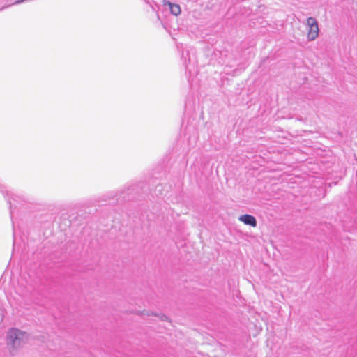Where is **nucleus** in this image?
Instances as JSON below:
<instances>
[{"label":"nucleus","mask_w":357,"mask_h":357,"mask_svg":"<svg viewBox=\"0 0 357 357\" xmlns=\"http://www.w3.org/2000/svg\"><path fill=\"white\" fill-rule=\"evenodd\" d=\"M28 340V334L17 328H10L7 333L6 343L10 352L14 354Z\"/></svg>","instance_id":"f257e3e1"},{"label":"nucleus","mask_w":357,"mask_h":357,"mask_svg":"<svg viewBox=\"0 0 357 357\" xmlns=\"http://www.w3.org/2000/svg\"><path fill=\"white\" fill-rule=\"evenodd\" d=\"M307 25L308 26L307 38L309 40H315L319 35V26L317 20L314 17H310L307 19Z\"/></svg>","instance_id":"f03ea898"},{"label":"nucleus","mask_w":357,"mask_h":357,"mask_svg":"<svg viewBox=\"0 0 357 357\" xmlns=\"http://www.w3.org/2000/svg\"><path fill=\"white\" fill-rule=\"evenodd\" d=\"M6 196L8 199V203L10 205V215L13 217L14 208H16V203L20 202L22 201V197L19 195L14 194L11 191L6 190Z\"/></svg>","instance_id":"7ed1b4c3"},{"label":"nucleus","mask_w":357,"mask_h":357,"mask_svg":"<svg viewBox=\"0 0 357 357\" xmlns=\"http://www.w3.org/2000/svg\"><path fill=\"white\" fill-rule=\"evenodd\" d=\"M238 220L243 222L245 225H250L252 227L257 226V220L255 218L251 215H242L238 218Z\"/></svg>","instance_id":"20e7f679"},{"label":"nucleus","mask_w":357,"mask_h":357,"mask_svg":"<svg viewBox=\"0 0 357 357\" xmlns=\"http://www.w3.org/2000/svg\"><path fill=\"white\" fill-rule=\"evenodd\" d=\"M164 4L168 5L171 13L175 16L178 15L181 12V7L178 4L172 3L169 1H165Z\"/></svg>","instance_id":"39448f33"},{"label":"nucleus","mask_w":357,"mask_h":357,"mask_svg":"<svg viewBox=\"0 0 357 357\" xmlns=\"http://www.w3.org/2000/svg\"><path fill=\"white\" fill-rule=\"evenodd\" d=\"M8 190L7 189H6V187H3V189H1V191L3 194H5V195L6 196V191Z\"/></svg>","instance_id":"423d86ee"}]
</instances>
